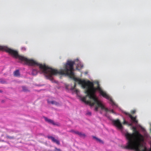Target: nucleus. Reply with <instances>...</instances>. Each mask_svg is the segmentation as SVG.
<instances>
[{
    "mask_svg": "<svg viewBox=\"0 0 151 151\" xmlns=\"http://www.w3.org/2000/svg\"><path fill=\"white\" fill-rule=\"evenodd\" d=\"M75 64L74 61L68 60L65 65V68L63 70L58 71L57 70L54 69L51 74V79L48 78L51 81L53 79L52 76L56 75L58 74L60 75H65L69 76L70 78H73L74 80L82 85L83 88H86L85 93L87 94L86 97H83L82 100L87 104H89L91 106L95 105L94 110L97 111L98 108H101V109H104L106 111H108L107 108L105 107L101 102L99 100L97 97H96L93 95L92 89L90 86L88 82L89 81H86L84 80H82L79 78L75 77L74 74L73 72V65Z\"/></svg>",
    "mask_w": 151,
    "mask_h": 151,
    "instance_id": "1",
    "label": "nucleus"
},
{
    "mask_svg": "<svg viewBox=\"0 0 151 151\" xmlns=\"http://www.w3.org/2000/svg\"><path fill=\"white\" fill-rule=\"evenodd\" d=\"M0 50L5 51L12 55L16 58H18L21 61L24 62L25 64L31 66L36 65L39 66L40 74L44 73L47 78L51 79V74L54 69L49 67L45 64L39 63L32 59H29L23 56L19 55L18 52L7 47L0 46Z\"/></svg>",
    "mask_w": 151,
    "mask_h": 151,
    "instance_id": "2",
    "label": "nucleus"
},
{
    "mask_svg": "<svg viewBox=\"0 0 151 151\" xmlns=\"http://www.w3.org/2000/svg\"><path fill=\"white\" fill-rule=\"evenodd\" d=\"M133 129L134 133L130 134L127 132L125 134L128 142L127 145L123 147V148L131 149L144 141L143 136L137 130L136 128L134 127Z\"/></svg>",
    "mask_w": 151,
    "mask_h": 151,
    "instance_id": "3",
    "label": "nucleus"
},
{
    "mask_svg": "<svg viewBox=\"0 0 151 151\" xmlns=\"http://www.w3.org/2000/svg\"><path fill=\"white\" fill-rule=\"evenodd\" d=\"M88 83H89L88 84H89V85L91 88L93 94L96 97H97L95 95V93L96 90H97L99 91L100 94L103 97L110 101V103L112 105H116V104L112 98L105 92L100 87L98 82L97 83L98 86L96 88L94 87V84L93 82L89 81Z\"/></svg>",
    "mask_w": 151,
    "mask_h": 151,
    "instance_id": "4",
    "label": "nucleus"
},
{
    "mask_svg": "<svg viewBox=\"0 0 151 151\" xmlns=\"http://www.w3.org/2000/svg\"><path fill=\"white\" fill-rule=\"evenodd\" d=\"M131 150H133L135 151H151V149L147 150L146 147L143 145L142 142Z\"/></svg>",
    "mask_w": 151,
    "mask_h": 151,
    "instance_id": "5",
    "label": "nucleus"
},
{
    "mask_svg": "<svg viewBox=\"0 0 151 151\" xmlns=\"http://www.w3.org/2000/svg\"><path fill=\"white\" fill-rule=\"evenodd\" d=\"M112 122L114 125L118 129L122 130L123 128V127L119 119H117L115 120H113Z\"/></svg>",
    "mask_w": 151,
    "mask_h": 151,
    "instance_id": "6",
    "label": "nucleus"
},
{
    "mask_svg": "<svg viewBox=\"0 0 151 151\" xmlns=\"http://www.w3.org/2000/svg\"><path fill=\"white\" fill-rule=\"evenodd\" d=\"M124 113L126 115H128L129 117L130 118L131 120L134 123H137L138 122L137 120L136 117L133 116L130 114L129 113L127 112H124Z\"/></svg>",
    "mask_w": 151,
    "mask_h": 151,
    "instance_id": "7",
    "label": "nucleus"
},
{
    "mask_svg": "<svg viewBox=\"0 0 151 151\" xmlns=\"http://www.w3.org/2000/svg\"><path fill=\"white\" fill-rule=\"evenodd\" d=\"M47 137L49 139H51L52 141L53 142L56 143L58 145H60V142L59 140L56 139L54 137L52 136H48Z\"/></svg>",
    "mask_w": 151,
    "mask_h": 151,
    "instance_id": "8",
    "label": "nucleus"
},
{
    "mask_svg": "<svg viewBox=\"0 0 151 151\" xmlns=\"http://www.w3.org/2000/svg\"><path fill=\"white\" fill-rule=\"evenodd\" d=\"M45 120L48 123L52 124L53 125H55V123L54 122V121L52 120L48 119L47 117H45Z\"/></svg>",
    "mask_w": 151,
    "mask_h": 151,
    "instance_id": "9",
    "label": "nucleus"
},
{
    "mask_svg": "<svg viewBox=\"0 0 151 151\" xmlns=\"http://www.w3.org/2000/svg\"><path fill=\"white\" fill-rule=\"evenodd\" d=\"M14 76L16 77L19 76L20 75L19 70H16L14 71Z\"/></svg>",
    "mask_w": 151,
    "mask_h": 151,
    "instance_id": "10",
    "label": "nucleus"
},
{
    "mask_svg": "<svg viewBox=\"0 0 151 151\" xmlns=\"http://www.w3.org/2000/svg\"><path fill=\"white\" fill-rule=\"evenodd\" d=\"M77 135H78L80 137H82L83 138L85 137L86 136L85 134L81 132H78Z\"/></svg>",
    "mask_w": 151,
    "mask_h": 151,
    "instance_id": "11",
    "label": "nucleus"
},
{
    "mask_svg": "<svg viewBox=\"0 0 151 151\" xmlns=\"http://www.w3.org/2000/svg\"><path fill=\"white\" fill-rule=\"evenodd\" d=\"M37 73V71L35 69H33L32 72V74L33 75H36Z\"/></svg>",
    "mask_w": 151,
    "mask_h": 151,
    "instance_id": "12",
    "label": "nucleus"
},
{
    "mask_svg": "<svg viewBox=\"0 0 151 151\" xmlns=\"http://www.w3.org/2000/svg\"><path fill=\"white\" fill-rule=\"evenodd\" d=\"M48 103H51L52 104H55L56 105H57L58 104V103L53 101H49Z\"/></svg>",
    "mask_w": 151,
    "mask_h": 151,
    "instance_id": "13",
    "label": "nucleus"
},
{
    "mask_svg": "<svg viewBox=\"0 0 151 151\" xmlns=\"http://www.w3.org/2000/svg\"><path fill=\"white\" fill-rule=\"evenodd\" d=\"M6 138L9 139H13L14 138V136H11L9 135H6Z\"/></svg>",
    "mask_w": 151,
    "mask_h": 151,
    "instance_id": "14",
    "label": "nucleus"
},
{
    "mask_svg": "<svg viewBox=\"0 0 151 151\" xmlns=\"http://www.w3.org/2000/svg\"><path fill=\"white\" fill-rule=\"evenodd\" d=\"M93 138L95 139L97 141L99 142H102V141L100 139H99L95 136L93 137Z\"/></svg>",
    "mask_w": 151,
    "mask_h": 151,
    "instance_id": "15",
    "label": "nucleus"
},
{
    "mask_svg": "<svg viewBox=\"0 0 151 151\" xmlns=\"http://www.w3.org/2000/svg\"><path fill=\"white\" fill-rule=\"evenodd\" d=\"M70 132H71L74 134H78V131H75L73 130H71L69 131Z\"/></svg>",
    "mask_w": 151,
    "mask_h": 151,
    "instance_id": "16",
    "label": "nucleus"
},
{
    "mask_svg": "<svg viewBox=\"0 0 151 151\" xmlns=\"http://www.w3.org/2000/svg\"><path fill=\"white\" fill-rule=\"evenodd\" d=\"M22 88L23 91H28L27 88L25 86H22Z\"/></svg>",
    "mask_w": 151,
    "mask_h": 151,
    "instance_id": "17",
    "label": "nucleus"
},
{
    "mask_svg": "<svg viewBox=\"0 0 151 151\" xmlns=\"http://www.w3.org/2000/svg\"><path fill=\"white\" fill-rule=\"evenodd\" d=\"M107 109L108 110V111H106L104 110L105 111H106V112L110 111L111 112H112V113H114V112L113 110L111 109V110H109L107 108Z\"/></svg>",
    "mask_w": 151,
    "mask_h": 151,
    "instance_id": "18",
    "label": "nucleus"
},
{
    "mask_svg": "<svg viewBox=\"0 0 151 151\" xmlns=\"http://www.w3.org/2000/svg\"><path fill=\"white\" fill-rule=\"evenodd\" d=\"M76 83H75L74 85V87H72L71 88V90H74L75 89V87H76Z\"/></svg>",
    "mask_w": 151,
    "mask_h": 151,
    "instance_id": "19",
    "label": "nucleus"
},
{
    "mask_svg": "<svg viewBox=\"0 0 151 151\" xmlns=\"http://www.w3.org/2000/svg\"><path fill=\"white\" fill-rule=\"evenodd\" d=\"M55 150L57 151H61V150L59 149H58L56 147L55 148Z\"/></svg>",
    "mask_w": 151,
    "mask_h": 151,
    "instance_id": "20",
    "label": "nucleus"
},
{
    "mask_svg": "<svg viewBox=\"0 0 151 151\" xmlns=\"http://www.w3.org/2000/svg\"><path fill=\"white\" fill-rule=\"evenodd\" d=\"M87 114L88 115H91V112H88L87 113Z\"/></svg>",
    "mask_w": 151,
    "mask_h": 151,
    "instance_id": "21",
    "label": "nucleus"
},
{
    "mask_svg": "<svg viewBox=\"0 0 151 151\" xmlns=\"http://www.w3.org/2000/svg\"><path fill=\"white\" fill-rule=\"evenodd\" d=\"M127 122H126L125 120H124V122H123V124H127Z\"/></svg>",
    "mask_w": 151,
    "mask_h": 151,
    "instance_id": "22",
    "label": "nucleus"
},
{
    "mask_svg": "<svg viewBox=\"0 0 151 151\" xmlns=\"http://www.w3.org/2000/svg\"><path fill=\"white\" fill-rule=\"evenodd\" d=\"M75 92L77 93H78L79 92V90L78 89H76L75 90Z\"/></svg>",
    "mask_w": 151,
    "mask_h": 151,
    "instance_id": "23",
    "label": "nucleus"
},
{
    "mask_svg": "<svg viewBox=\"0 0 151 151\" xmlns=\"http://www.w3.org/2000/svg\"><path fill=\"white\" fill-rule=\"evenodd\" d=\"M135 112V110H133L132 111L131 113L132 114H134Z\"/></svg>",
    "mask_w": 151,
    "mask_h": 151,
    "instance_id": "24",
    "label": "nucleus"
},
{
    "mask_svg": "<svg viewBox=\"0 0 151 151\" xmlns=\"http://www.w3.org/2000/svg\"><path fill=\"white\" fill-rule=\"evenodd\" d=\"M22 49L23 50H26V48L25 47H22Z\"/></svg>",
    "mask_w": 151,
    "mask_h": 151,
    "instance_id": "25",
    "label": "nucleus"
},
{
    "mask_svg": "<svg viewBox=\"0 0 151 151\" xmlns=\"http://www.w3.org/2000/svg\"><path fill=\"white\" fill-rule=\"evenodd\" d=\"M0 82H1V83H4V82H3L2 81H0Z\"/></svg>",
    "mask_w": 151,
    "mask_h": 151,
    "instance_id": "26",
    "label": "nucleus"
},
{
    "mask_svg": "<svg viewBox=\"0 0 151 151\" xmlns=\"http://www.w3.org/2000/svg\"><path fill=\"white\" fill-rule=\"evenodd\" d=\"M2 92V91H1L0 90V92Z\"/></svg>",
    "mask_w": 151,
    "mask_h": 151,
    "instance_id": "27",
    "label": "nucleus"
}]
</instances>
